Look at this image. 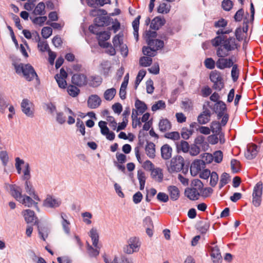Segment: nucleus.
<instances>
[{
    "label": "nucleus",
    "mask_w": 263,
    "mask_h": 263,
    "mask_svg": "<svg viewBox=\"0 0 263 263\" xmlns=\"http://www.w3.org/2000/svg\"><path fill=\"white\" fill-rule=\"evenodd\" d=\"M213 46L218 47L216 54L218 57L224 58L229 55L230 51L239 47L236 39L233 36L227 37L225 35H217L211 41Z\"/></svg>",
    "instance_id": "nucleus-1"
},
{
    "label": "nucleus",
    "mask_w": 263,
    "mask_h": 263,
    "mask_svg": "<svg viewBox=\"0 0 263 263\" xmlns=\"http://www.w3.org/2000/svg\"><path fill=\"white\" fill-rule=\"evenodd\" d=\"M157 34V32L155 31H146L145 38L148 46L142 48V52L144 55L147 57H155L156 55V51L163 48L164 42L161 40L155 39Z\"/></svg>",
    "instance_id": "nucleus-2"
},
{
    "label": "nucleus",
    "mask_w": 263,
    "mask_h": 263,
    "mask_svg": "<svg viewBox=\"0 0 263 263\" xmlns=\"http://www.w3.org/2000/svg\"><path fill=\"white\" fill-rule=\"evenodd\" d=\"M10 191L12 196L19 202L28 207H31L34 205L36 209L39 211L37 203L35 202L30 197L23 195L22 189L20 186L12 185L10 187Z\"/></svg>",
    "instance_id": "nucleus-3"
},
{
    "label": "nucleus",
    "mask_w": 263,
    "mask_h": 263,
    "mask_svg": "<svg viewBox=\"0 0 263 263\" xmlns=\"http://www.w3.org/2000/svg\"><path fill=\"white\" fill-rule=\"evenodd\" d=\"M16 72L20 73L22 72L24 78L28 81H32L35 78L37 83H40V80L33 67L30 64L24 65L21 64L15 66Z\"/></svg>",
    "instance_id": "nucleus-4"
},
{
    "label": "nucleus",
    "mask_w": 263,
    "mask_h": 263,
    "mask_svg": "<svg viewBox=\"0 0 263 263\" xmlns=\"http://www.w3.org/2000/svg\"><path fill=\"white\" fill-rule=\"evenodd\" d=\"M89 235L92 241V245L96 248V249H94L91 246L88 244L87 250L88 253L91 257L97 256L99 254V251L98 250V249H99V247L98 246L99 236L97 230L96 228H92L89 232Z\"/></svg>",
    "instance_id": "nucleus-5"
},
{
    "label": "nucleus",
    "mask_w": 263,
    "mask_h": 263,
    "mask_svg": "<svg viewBox=\"0 0 263 263\" xmlns=\"http://www.w3.org/2000/svg\"><path fill=\"white\" fill-rule=\"evenodd\" d=\"M170 173L180 172L184 166V159L181 156H177L173 158L169 164H166Z\"/></svg>",
    "instance_id": "nucleus-6"
},
{
    "label": "nucleus",
    "mask_w": 263,
    "mask_h": 263,
    "mask_svg": "<svg viewBox=\"0 0 263 263\" xmlns=\"http://www.w3.org/2000/svg\"><path fill=\"white\" fill-rule=\"evenodd\" d=\"M209 251L210 256L214 263H221L222 262V256L220 249L217 246H209Z\"/></svg>",
    "instance_id": "nucleus-7"
},
{
    "label": "nucleus",
    "mask_w": 263,
    "mask_h": 263,
    "mask_svg": "<svg viewBox=\"0 0 263 263\" xmlns=\"http://www.w3.org/2000/svg\"><path fill=\"white\" fill-rule=\"evenodd\" d=\"M72 83L79 87L85 86L87 84L88 80L86 75L82 73H76L71 79Z\"/></svg>",
    "instance_id": "nucleus-8"
},
{
    "label": "nucleus",
    "mask_w": 263,
    "mask_h": 263,
    "mask_svg": "<svg viewBox=\"0 0 263 263\" xmlns=\"http://www.w3.org/2000/svg\"><path fill=\"white\" fill-rule=\"evenodd\" d=\"M32 103L27 99H24L21 103V109L24 114L27 117L32 118L34 116V112L31 109Z\"/></svg>",
    "instance_id": "nucleus-9"
},
{
    "label": "nucleus",
    "mask_w": 263,
    "mask_h": 263,
    "mask_svg": "<svg viewBox=\"0 0 263 263\" xmlns=\"http://www.w3.org/2000/svg\"><path fill=\"white\" fill-rule=\"evenodd\" d=\"M26 222L27 223L34 222V225H39V220L35 216L34 212L29 209L24 210L23 212Z\"/></svg>",
    "instance_id": "nucleus-10"
},
{
    "label": "nucleus",
    "mask_w": 263,
    "mask_h": 263,
    "mask_svg": "<svg viewBox=\"0 0 263 263\" xmlns=\"http://www.w3.org/2000/svg\"><path fill=\"white\" fill-rule=\"evenodd\" d=\"M110 37V33L108 31H100L97 36L99 45L101 47H107L109 43L105 41Z\"/></svg>",
    "instance_id": "nucleus-11"
},
{
    "label": "nucleus",
    "mask_w": 263,
    "mask_h": 263,
    "mask_svg": "<svg viewBox=\"0 0 263 263\" xmlns=\"http://www.w3.org/2000/svg\"><path fill=\"white\" fill-rule=\"evenodd\" d=\"M61 204V201L59 199H56L50 195H47L44 201L43 205L45 207L50 208H56Z\"/></svg>",
    "instance_id": "nucleus-12"
},
{
    "label": "nucleus",
    "mask_w": 263,
    "mask_h": 263,
    "mask_svg": "<svg viewBox=\"0 0 263 263\" xmlns=\"http://www.w3.org/2000/svg\"><path fill=\"white\" fill-rule=\"evenodd\" d=\"M258 147L256 144H251L247 146V152H245V155L246 158L248 160L254 159L258 153Z\"/></svg>",
    "instance_id": "nucleus-13"
},
{
    "label": "nucleus",
    "mask_w": 263,
    "mask_h": 263,
    "mask_svg": "<svg viewBox=\"0 0 263 263\" xmlns=\"http://www.w3.org/2000/svg\"><path fill=\"white\" fill-rule=\"evenodd\" d=\"M216 66L220 69H224L226 68H230L233 65V62L232 59H225L221 58L216 62Z\"/></svg>",
    "instance_id": "nucleus-14"
},
{
    "label": "nucleus",
    "mask_w": 263,
    "mask_h": 263,
    "mask_svg": "<svg viewBox=\"0 0 263 263\" xmlns=\"http://www.w3.org/2000/svg\"><path fill=\"white\" fill-rule=\"evenodd\" d=\"M101 100L97 95H91L87 100L88 107L91 109L98 108L101 104Z\"/></svg>",
    "instance_id": "nucleus-15"
},
{
    "label": "nucleus",
    "mask_w": 263,
    "mask_h": 263,
    "mask_svg": "<svg viewBox=\"0 0 263 263\" xmlns=\"http://www.w3.org/2000/svg\"><path fill=\"white\" fill-rule=\"evenodd\" d=\"M184 194L191 200H196L199 199L200 193L197 189L195 187L187 188L185 190Z\"/></svg>",
    "instance_id": "nucleus-16"
},
{
    "label": "nucleus",
    "mask_w": 263,
    "mask_h": 263,
    "mask_svg": "<svg viewBox=\"0 0 263 263\" xmlns=\"http://www.w3.org/2000/svg\"><path fill=\"white\" fill-rule=\"evenodd\" d=\"M112 21V19L109 16H99L95 18L94 23L100 27L107 26Z\"/></svg>",
    "instance_id": "nucleus-17"
},
{
    "label": "nucleus",
    "mask_w": 263,
    "mask_h": 263,
    "mask_svg": "<svg viewBox=\"0 0 263 263\" xmlns=\"http://www.w3.org/2000/svg\"><path fill=\"white\" fill-rule=\"evenodd\" d=\"M211 114L209 109L206 108L198 117L197 120L199 124H205L210 120Z\"/></svg>",
    "instance_id": "nucleus-18"
},
{
    "label": "nucleus",
    "mask_w": 263,
    "mask_h": 263,
    "mask_svg": "<svg viewBox=\"0 0 263 263\" xmlns=\"http://www.w3.org/2000/svg\"><path fill=\"white\" fill-rule=\"evenodd\" d=\"M172 147L167 144L163 145L161 148V155L162 158L164 160L169 159L172 156Z\"/></svg>",
    "instance_id": "nucleus-19"
},
{
    "label": "nucleus",
    "mask_w": 263,
    "mask_h": 263,
    "mask_svg": "<svg viewBox=\"0 0 263 263\" xmlns=\"http://www.w3.org/2000/svg\"><path fill=\"white\" fill-rule=\"evenodd\" d=\"M35 35V40L38 43L37 47L39 50L42 52H44L49 48V45L46 41H41L40 36L39 33L35 31L33 33Z\"/></svg>",
    "instance_id": "nucleus-20"
},
{
    "label": "nucleus",
    "mask_w": 263,
    "mask_h": 263,
    "mask_svg": "<svg viewBox=\"0 0 263 263\" xmlns=\"http://www.w3.org/2000/svg\"><path fill=\"white\" fill-rule=\"evenodd\" d=\"M165 20L160 17L157 16L152 20L150 27L154 30H158L161 26L164 25Z\"/></svg>",
    "instance_id": "nucleus-21"
},
{
    "label": "nucleus",
    "mask_w": 263,
    "mask_h": 263,
    "mask_svg": "<svg viewBox=\"0 0 263 263\" xmlns=\"http://www.w3.org/2000/svg\"><path fill=\"white\" fill-rule=\"evenodd\" d=\"M167 191L171 199L173 201L177 200L180 196V191L178 188L174 185H170L167 187Z\"/></svg>",
    "instance_id": "nucleus-22"
},
{
    "label": "nucleus",
    "mask_w": 263,
    "mask_h": 263,
    "mask_svg": "<svg viewBox=\"0 0 263 263\" xmlns=\"http://www.w3.org/2000/svg\"><path fill=\"white\" fill-rule=\"evenodd\" d=\"M145 151L149 158L153 159L155 157V145L153 142L147 141Z\"/></svg>",
    "instance_id": "nucleus-23"
},
{
    "label": "nucleus",
    "mask_w": 263,
    "mask_h": 263,
    "mask_svg": "<svg viewBox=\"0 0 263 263\" xmlns=\"http://www.w3.org/2000/svg\"><path fill=\"white\" fill-rule=\"evenodd\" d=\"M22 174L21 179L22 180L26 181L30 179L31 177V167L29 163L25 162Z\"/></svg>",
    "instance_id": "nucleus-24"
},
{
    "label": "nucleus",
    "mask_w": 263,
    "mask_h": 263,
    "mask_svg": "<svg viewBox=\"0 0 263 263\" xmlns=\"http://www.w3.org/2000/svg\"><path fill=\"white\" fill-rule=\"evenodd\" d=\"M172 125L167 119H162L159 122V129L162 132H165L171 129Z\"/></svg>",
    "instance_id": "nucleus-25"
},
{
    "label": "nucleus",
    "mask_w": 263,
    "mask_h": 263,
    "mask_svg": "<svg viewBox=\"0 0 263 263\" xmlns=\"http://www.w3.org/2000/svg\"><path fill=\"white\" fill-rule=\"evenodd\" d=\"M151 171V176L154 179L157 180L159 182L162 181L163 175L161 168L158 167L155 168L154 167Z\"/></svg>",
    "instance_id": "nucleus-26"
},
{
    "label": "nucleus",
    "mask_w": 263,
    "mask_h": 263,
    "mask_svg": "<svg viewBox=\"0 0 263 263\" xmlns=\"http://www.w3.org/2000/svg\"><path fill=\"white\" fill-rule=\"evenodd\" d=\"M210 227V223L206 221H200L197 224V229L203 234H205Z\"/></svg>",
    "instance_id": "nucleus-27"
},
{
    "label": "nucleus",
    "mask_w": 263,
    "mask_h": 263,
    "mask_svg": "<svg viewBox=\"0 0 263 263\" xmlns=\"http://www.w3.org/2000/svg\"><path fill=\"white\" fill-rule=\"evenodd\" d=\"M102 83V78L99 76H91L88 80V85L93 87L99 86Z\"/></svg>",
    "instance_id": "nucleus-28"
},
{
    "label": "nucleus",
    "mask_w": 263,
    "mask_h": 263,
    "mask_svg": "<svg viewBox=\"0 0 263 263\" xmlns=\"http://www.w3.org/2000/svg\"><path fill=\"white\" fill-rule=\"evenodd\" d=\"M128 245L135 252H138L140 246L139 239L137 237H132L128 240Z\"/></svg>",
    "instance_id": "nucleus-29"
},
{
    "label": "nucleus",
    "mask_w": 263,
    "mask_h": 263,
    "mask_svg": "<svg viewBox=\"0 0 263 263\" xmlns=\"http://www.w3.org/2000/svg\"><path fill=\"white\" fill-rule=\"evenodd\" d=\"M203 165H204L203 160L199 159L195 160L191 166L190 171L191 174L193 175V171L194 169L196 170V172L200 171Z\"/></svg>",
    "instance_id": "nucleus-30"
},
{
    "label": "nucleus",
    "mask_w": 263,
    "mask_h": 263,
    "mask_svg": "<svg viewBox=\"0 0 263 263\" xmlns=\"http://www.w3.org/2000/svg\"><path fill=\"white\" fill-rule=\"evenodd\" d=\"M135 105L137 109L136 111L140 114L144 113L147 108L146 104L139 99L136 100Z\"/></svg>",
    "instance_id": "nucleus-31"
},
{
    "label": "nucleus",
    "mask_w": 263,
    "mask_h": 263,
    "mask_svg": "<svg viewBox=\"0 0 263 263\" xmlns=\"http://www.w3.org/2000/svg\"><path fill=\"white\" fill-rule=\"evenodd\" d=\"M45 5L43 2L39 3L33 10V14L36 15H43L45 14Z\"/></svg>",
    "instance_id": "nucleus-32"
},
{
    "label": "nucleus",
    "mask_w": 263,
    "mask_h": 263,
    "mask_svg": "<svg viewBox=\"0 0 263 263\" xmlns=\"http://www.w3.org/2000/svg\"><path fill=\"white\" fill-rule=\"evenodd\" d=\"M178 151H182L184 153H187L189 151L190 145L187 142L181 140L176 144Z\"/></svg>",
    "instance_id": "nucleus-33"
},
{
    "label": "nucleus",
    "mask_w": 263,
    "mask_h": 263,
    "mask_svg": "<svg viewBox=\"0 0 263 263\" xmlns=\"http://www.w3.org/2000/svg\"><path fill=\"white\" fill-rule=\"evenodd\" d=\"M137 177L140 183V190H143L144 188L146 180L145 173L142 170L138 171Z\"/></svg>",
    "instance_id": "nucleus-34"
},
{
    "label": "nucleus",
    "mask_w": 263,
    "mask_h": 263,
    "mask_svg": "<svg viewBox=\"0 0 263 263\" xmlns=\"http://www.w3.org/2000/svg\"><path fill=\"white\" fill-rule=\"evenodd\" d=\"M116 94V90L114 88L107 89L104 93V97L107 101H111Z\"/></svg>",
    "instance_id": "nucleus-35"
},
{
    "label": "nucleus",
    "mask_w": 263,
    "mask_h": 263,
    "mask_svg": "<svg viewBox=\"0 0 263 263\" xmlns=\"http://www.w3.org/2000/svg\"><path fill=\"white\" fill-rule=\"evenodd\" d=\"M262 194V183L261 181H259L254 187L252 196H261Z\"/></svg>",
    "instance_id": "nucleus-36"
},
{
    "label": "nucleus",
    "mask_w": 263,
    "mask_h": 263,
    "mask_svg": "<svg viewBox=\"0 0 263 263\" xmlns=\"http://www.w3.org/2000/svg\"><path fill=\"white\" fill-rule=\"evenodd\" d=\"M65 216H66L65 214H64L63 213H62L61 214V217L62 219V225L63 229L64 232L66 234H69L70 228L69 227V226L70 224V222L65 218Z\"/></svg>",
    "instance_id": "nucleus-37"
},
{
    "label": "nucleus",
    "mask_w": 263,
    "mask_h": 263,
    "mask_svg": "<svg viewBox=\"0 0 263 263\" xmlns=\"http://www.w3.org/2000/svg\"><path fill=\"white\" fill-rule=\"evenodd\" d=\"M221 125L218 121H213L211 123V128L212 132L216 135L221 133Z\"/></svg>",
    "instance_id": "nucleus-38"
},
{
    "label": "nucleus",
    "mask_w": 263,
    "mask_h": 263,
    "mask_svg": "<svg viewBox=\"0 0 263 263\" xmlns=\"http://www.w3.org/2000/svg\"><path fill=\"white\" fill-rule=\"evenodd\" d=\"M151 57H142L140 58L139 64L140 66L143 67L149 66L152 63V59Z\"/></svg>",
    "instance_id": "nucleus-39"
},
{
    "label": "nucleus",
    "mask_w": 263,
    "mask_h": 263,
    "mask_svg": "<svg viewBox=\"0 0 263 263\" xmlns=\"http://www.w3.org/2000/svg\"><path fill=\"white\" fill-rule=\"evenodd\" d=\"M232 68L231 70V77L234 82L237 81L239 76V70L238 68V65L237 64H233L232 66Z\"/></svg>",
    "instance_id": "nucleus-40"
},
{
    "label": "nucleus",
    "mask_w": 263,
    "mask_h": 263,
    "mask_svg": "<svg viewBox=\"0 0 263 263\" xmlns=\"http://www.w3.org/2000/svg\"><path fill=\"white\" fill-rule=\"evenodd\" d=\"M231 168L234 173H238L240 168V163L236 159H233L231 161Z\"/></svg>",
    "instance_id": "nucleus-41"
},
{
    "label": "nucleus",
    "mask_w": 263,
    "mask_h": 263,
    "mask_svg": "<svg viewBox=\"0 0 263 263\" xmlns=\"http://www.w3.org/2000/svg\"><path fill=\"white\" fill-rule=\"evenodd\" d=\"M210 79L213 83L222 80L220 73L217 71H212L210 74Z\"/></svg>",
    "instance_id": "nucleus-42"
},
{
    "label": "nucleus",
    "mask_w": 263,
    "mask_h": 263,
    "mask_svg": "<svg viewBox=\"0 0 263 263\" xmlns=\"http://www.w3.org/2000/svg\"><path fill=\"white\" fill-rule=\"evenodd\" d=\"M171 9V6H167L166 4L163 3L159 5L157 8V11L160 13L167 14Z\"/></svg>",
    "instance_id": "nucleus-43"
},
{
    "label": "nucleus",
    "mask_w": 263,
    "mask_h": 263,
    "mask_svg": "<svg viewBox=\"0 0 263 263\" xmlns=\"http://www.w3.org/2000/svg\"><path fill=\"white\" fill-rule=\"evenodd\" d=\"M122 36L123 35L119 33L114 37L112 43L115 48H117L123 44Z\"/></svg>",
    "instance_id": "nucleus-44"
},
{
    "label": "nucleus",
    "mask_w": 263,
    "mask_h": 263,
    "mask_svg": "<svg viewBox=\"0 0 263 263\" xmlns=\"http://www.w3.org/2000/svg\"><path fill=\"white\" fill-rule=\"evenodd\" d=\"M138 112L136 110L133 109L132 115L133 119V127L136 128L138 125L139 126L141 124L140 118H138Z\"/></svg>",
    "instance_id": "nucleus-45"
},
{
    "label": "nucleus",
    "mask_w": 263,
    "mask_h": 263,
    "mask_svg": "<svg viewBox=\"0 0 263 263\" xmlns=\"http://www.w3.org/2000/svg\"><path fill=\"white\" fill-rule=\"evenodd\" d=\"M80 89L76 86L70 85L67 87V92L69 95L73 97H75L80 93Z\"/></svg>",
    "instance_id": "nucleus-46"
},
{
    "label": "nucleus",
    "mask_w": 263,
    "mask_h": 263,
    "mask_svg": "<svg viewBox=\"0 0 263 263\" xmlns=\"http://www.w3.org/2000/svg\"><path fill=\"white\" fill-rule=\"evenodd\" d=\"M214 111L217 112L220 111H226L227 107L226 104L222 101H218L215 104L214 107Z\"/></svg>",
    "instance_id": "nucleus-47"
},
{
    "label": "nucleus",
    "mask_w": 263,
    "mask_h": 263,
    "mask_svg": "<svg viewBox=\"0 0 263 263\" xmlns=\"http://www.w3.org/2000/svg\"><path fill=\"white\" fill-rule=\"evenodd\" d=\"M230 180V176L227 173H223L221 176L220 180V183L219 186L220 189H221L223 186L226 185Z\"/></svg>",
    "instance_id": "nucleus-48"
},
{
    "label": "nucleus",
    "mask_w": 263,
    "mask_h": 263,
    "mask_svg": "<svg viewBox=\"0 0 263 263\" xmlns=\"http://www.w3.org/2000/svg\"><path fill=\"white\" fill-rule=\"evenodd\" d=\"M30 18L32 20V22L33 24L42 26L44 25L45 22L47 20V17L46 16H40L36 17L33 19H32L31 17Z\"/></svg>",
    "instance_id": "nucleus-49"
},
{
    "label": "nucleus",
    "mask_w": 263,
    "mask_h": 263,
    "mask_svg": "<svg viewBox=\"0 0 263 263\" xmlns=\"http://www.w3.org/2000/svg\"><path fill=\"white\" fill-rule=\"evenodd\" d=\"M24 186L25 190L27 194L29 195H31V194H34L35 190L30 180L25 181Z\"/></svg>",
    "instance_id": "nucleus-50"
},
{
    "label": "nucleus",
    "mask_w": 263,
    "mask_h": 263,
    "mask_svg": "<svg viewBox=\"0 0 263 263\" xmlns=\"http://www.w3.org/2000/svg\"><path fill=\"white\" fill-rule=\"evenodd\" d=\"M15 166L17 171V173L18 174H21L22 172V168L21 167V165L23 164H25V162L24 160L23 159H20L19 157H16L15 159Z\"/></svg>",
    "instance_id": "nucleus-51"
},
{
    "label": "nucleus",
    "mask_w": 263,
    "mask_h": 263,
    "mask_svg": "<svg viewBox=\"0 0 263 263\" xmlns=\"http://www.w3.org/2000/svg\"><path fill=\"white\" fill-rule=\"evenodd\" d=\"M193 129H189L186 128H183L181 131V137L183 139L187 140L193 134Z\"/></svg>",
    "instance_id": "nucleus-52"
},
{
    "label": "nucleus",
    "mask_w": 263,
    "mask_h": 263,
    "mask_svg": "<svg viewBox=\"0 0 263 263\" xmlns=\"http://www.w3.org/2000/svg\"><path fill=\"white\" fill-rule=\"evenodd\" d=\"M166 105L164 101L159 100L152 106V110L153 111H156L158 109H164Z\"/></svg>",
    "instance_id": "nucleus-53"
},
{
    "label": "nucleus",
    "mask_w": 263,
    "mask_h": 263,
    "mask_svg": "<svg viewBox=\"0 0 263 263\" xmlns=\"http://www.w3.org/2000/svg\"><path fill=\"white\" fill-rule=\"evenodd\" d=\"M164 137L173 140H178L180 139V134L177 132L167 133L164 135Z\"/></svg>",
    "instance_id": "nucleus-54"
},
{
    "label": "nucleus",
    "mask_w": 263,
    "mask_h": 263,
    "mask_svg": "<svg viewBox=\"0 0 263 263\" xmlns=\"http://www.w3.org/2000/svg\"><path fill=\"white\" fill-rule=\"evenodd\" d=\"M146 74V71L144 70H140L138 74L136 77V81H135V89H137L138 87V86L139 85L140 82L142 81L143 78L144 77V76Z\"/></svg>",
    "instance_id": "nucleus-55"
},
{
    "label": "nucleus",
    "mask_w": 263,
    "mask_h": 263,
    "mask_svg": "<svg viewBox=\"0 0 263 263\" xmlns=\"http://www.w3.org/2000/svg\"><path fill=\"white\" fill-rule=\"evenodd\" d=\"M106 124L107 123L105 121H100L98 123V125L101 129V133L104 136L106 135L109 132V129L107 127Z\"/></svg>",
    "instance_id": "nucleus-56"
},
{
    "label": "nucleus",
    "mask_w": 263,
    "mask_h": 263,
    "mask_svg": "<svg viewBox=\"0 0 263 263\" xmlns=\"http://www.w3.org/2000/svg\"><path fill=\"white\" fill-rule=\"evenodd\" d=\"M52 33V29L50 27H44L42 28L41 34L44 39L48 38Z\"/></svg>",
    "instance_id": "nucleus-57"
},
{
    "label": "nucleus",
    "mask_w": 263,
    "mask_h": 263,
    "mask_svg": "<svg viewBox=\"0 0 263 263\" xmlns=\"http://www.w3.org/2000/svg\"><path fill=\"white\" fill-rule=\"evenodd\" d=\"M37 227H38L39 233L41 238L43 240H45L46 238H47L48 235V233H49L48 229L47 228H45V227L40 228L39 226H37Z\"/></svg>",
    "instance_id": "nucleus-58"
},
{
    "label": "nucleus",
    "mask_w": 263,
    "mask_h": 263,
    "mask_svg": "<svg viewBox=\"0 0 263 263\" xmlns=\"http://www.w3.org/2000/svg\"><path fill=\"white\" fill-rule=\"evenodd\" d=\"M213 189L211 187H205L204 189L202 187L200 190V196L201 195L204 198L209 197L213 193Z\"/></svg>",
    "instance_id": "nucleus-59"
},
{
    "label": "nucleus",
    "mask_w": 263,
    "mask_h": 263,
    "mask_svg": "<svg viewBox=\"0 0 263 263\" xmlns=\"http://www.w3.org/2000/svg\"><path fill=\"white\" fill-rule=\"evenodd\" d=\"M221 6L224 10L229 11L232 9L233 3L231 0H223L222 2Z\"/></svg>",
    "instance_id": "nucleus-60"
},
{
    "label": "nucleus",
    "mask_w": 263,
    "mask_h": 263,
    "mask_svg": "<svg viewBox=\"0 0 263 263\" xmlns=\"http://www.w3.org/2000/svg\"><path fill=\"white\" fill-rule=\"evenodd\" d=\"M210 185L214 187L215 186L218 180V176L215 172H213L210 175Z\"/></svg>",
    "instance_id": "nucleus-61"
},
{
    "label": "nucleus",
    "mask_w": 263,
    "mask_h": 263,
    "mask_svg": "<svg viewBox=\"0 0 263 263\" xmlns=\"http://www.w3.org/2000/svg\"><path fill=\"white\" fill-rule=\"evenodd\" d=\"M205 66L209 69H213L215 66V62L211 58H206L204 61Z\"/></svg>",
    "instance_id": "nucleus-62"
},
{
    "label": "nucleus",
    "mask_w": 263,
    "mask_h": 263,
    "mask_svg": "<svg viewBox=\"0 0 263 263\" xmlns=\"http://www.w3.org/2000/svg\"><path fill=\"white\" fill-rule=\"evenodd\" d=\"M200 147L196 145V144H193L191 145V147L189 148V152L190 154L192 156H196L200 153Z\"/></svg>",
    "instance_id": "nucleus-63"
},
{
    "label": "nucleus",
    "mask_w": 263,
    "mask_h": 263,
    "mask_svg": "<svg viewBox=\"0 0 263 263\" xmlns=\"http://www.w3.org/2000/svg\"><path fill=\"white\" fill-rule=\"evenodd\" d=\"M213 160L216 163H220L221 162L223 157V154L221 151H216L214 153Z\"/></svg>",
    "instance_id": "nucleus-64"
}]
</instances>
